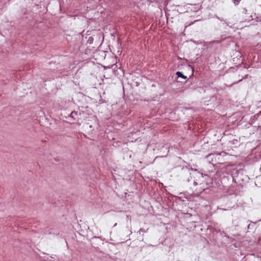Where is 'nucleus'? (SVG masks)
<instances>
[{
	"label": "nucleus",
	"mask_w": 261,
	"mask_h": 261,
	"mask_svg": "<svg viewBox=\"0 0 261 261\" xmlns=\"http://www.w3.org/2000/svg\"><path fill=\"white\" fill-rule=\"evenodd\" d=\"M223 39H222L223 40ZM222 41V40H213V41H211L210 42H208V44H214V43H216V44H219L220 43H221Z\"/></svg>",
	"instance_id": "obj_4"
},
{
	"label": "nucleus",
	"mask_w": 261,
	"mask_h": 261,
	"mask_svg": "<svg viewBox=\"0 0 261 261\" xmlns=\"http://www.w3.org/2000/svg\"><path fill=\"white\" fill-rule=\"evenodd\" d=\"M240 172H239L236 177L237 179L238 180V181H239V178H241V177H240Z\"/></svg>",
	"instance_id": "obj_10"
},
{
	"label": "nucleus",
	"mask_w": 261,
	"mask_h": 261,
	"mask_svg": "<svg viewBox=\"0 0 261 261\" xmlns=\"http://www.w3.org/2000/svg\"><path fill=\"white\" fill-rule=\"evenodd\" d=\"M93 38L92 37H90L88 40V42L90 44H91L93 43Z\"/></svg>",
	"instance_id": "obj_7"
},
{
	"label": "nucleus",
	"mask_w": 261,
	"mask_h": 261,
	"mask_svg": "<svg viewBox=\"0 0 261 261\" xmlns=\"http://www.w3.org/2000/svg\"><path fill=\"white\" fill-rule=\"evenodd\" d=\"M191 6L192 7H195V9L194 10V11H197V10L196 9H199V5H191Z\"/></svg>",
	"instance_id": "obj_6"
},
{
	"label": "nucleus",
	"mask_w": 261,
	"mask_h": 261,
	"mask_svg": "<svg viewBox=\"0 0 261 261\" xmlns=\"http://www.w3.org/2000/svg\"><path fill=\"white\" fill-rule=\"evenodd\" d=\"M241 0H232L233 4L236 6L239 5Z\"/></svg>",
	"instance_id": "obj_5"
},
{
	"label": "nucleus",
	"mask_w": 261,
	"mask_h": 261,
	"mask_svg": "<svg viewBox=\"0 0 261 261\" xmlns=\"http://www.w3.org/2000/svg\"><path fill=\"white\" fill-rule=\"evenodd\" d=\"M194 185L199 186V187L195 190L197 193H202L208 187L207 182L204 179L203 174L200 173H197L194 177Z\"/></svg>",
	"instance_id": "obj_1"
},
{
	"label": "nucleus",
	"mask_w": 261,
	"mask_h": 261,
	"mask_svg": "<svg viewBox=\"0 0 261 261\" xmlns=\"http://www.w3.org/2000/svg\"><path fill=\"white\" fill-rule=\"evenodd\" d=\"M197 21H198V20H194V21L191 22V23H190L189 24V25H188L186 26V28H187V27H188V26H190V25H192V24H193L194 23H195V22H197Z\"/></svg>",
	"instance_id": "obj_8"
},
{
	"label": "nucleus",
	"mask_w": 261,
	"mask_h": 261,
	"mask_svg": "<svg viewBox=\"0 0 261 261\" xmlns=\"http://www.w3.org/2000/svg\"><path fill=\"white\" fill-rule=\"evenodd\" d=\"M141 232H145L146 231H145V229H143V228H140V230H139V232L140 233H141Z\"/></svg>",
	"instance_id": "obj_9"
},
{
	"label": "nucleus",
	"mask_w": 261,
	"mask_h": 261,
	"mask_svg": "<svg viewBox=\"0 0 261 261\" xmlns=\"http://www.w3.org/2000/svg\"><path fill=\"white\" fill-rule=\"evenodd\" d=\"M176 75L178 77H181L184 79H187V76L184 75L181 72H180V71L176 72Z\"/></svg>",
	"instance_id": "obj_3"
},
{
	"label": "nucleus",
	"mask_w": 261,
	"mask_h": 261,
	"mask_svg": "<svg viewBox=\"0 0 261 261\" xmlns=\"http://www.w3.org/2000/svg\"><path fill=\"white\" fill-rule=\"evenodd\" d=\"M79 115L80 114H79L78 112L73 111L70 114L69 117L71 118L73 121H74L78 119Z\"/></svg>",
	"instance_id": "obj_2"
},
{
	"label": "nucleus",
	"mask_w": 261,
	"mask_h": 261,
	"mask_svg": "<svg viewBox=\"0 0 261 261\" xmlns=\"http://www.w3.org/2000/svg\"><path fill=\"white\" fill-rule=\"evenodd\" d=\"M224 153V152H221V153H217V154H218V155H221V153Z\"/></svg>",
	"instance_id": "obj_11"
}]
</instances>
